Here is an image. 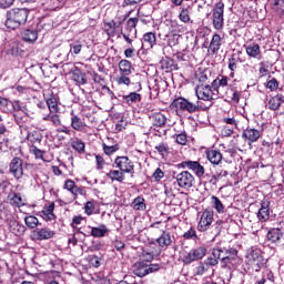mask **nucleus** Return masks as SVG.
Returning a JSON list of instances; mask_svg holds the SVG:
<instances>
[{
  "label": "nucleus",
  "instance_id": "nucleus-25",
  "mask_svg": "<svg viewBox=\"0 0 284 284\" xmlns=\"http://www.w3.org/2000/svg\"><path fill=\"white\" fill-rule=\"evenodd\" d=\"M22 39L27 41V43H34V41L39 39V31H37V29H26L22 32Z\"/></svg>",
  "mask_w": 284,
  "mask_h": 284
},
{
  "label": "nucleus",
  "instance_id": "nucleus-6",
  "mask_svg": "<svg viewBox=\"0 0 284 284\" xmlns=\"http://www.w3.org/2000/svg\"><path fill=\"white\" fill-rule=\"evenodd\" d=\"M224 270H234L239 265V251L236 248L225 250V255L221 260Z\"/></svg>",
  "mask_w": 284,
  "mask_h": 284
},
{
  "label": "nucleus",
  "instance_id": "nucleus-23",
  "mask_svg": "<svg viewBox=\"0 0 284 284\" xmlns=\"http://www.w3.org/2000/svg\"><path fill=\"white\" fill-rule=\"evenodd\" d=\"M221 36L219 33L213 34L209 45L210 54H217L219 50H221Z\"/></svg>",
  "mask_w": 284,
  "mask_h": 284
},
{
  "label": "nucleus",
  "instance_id": "nucleus-54",
  "mask_svg": "<svg viewBox=\"0 0 284 284\" xmlns=\"http://www.w3.org/2000/svg\"><path fill=\"white\" fill-rule=\"evenodd\" d=\"M123 22L119 21V22H114V20L110 21V22H106L105 26H106V31L108 32H114V30H119V28H121Z\"/></svg>",
  "mask_w": 284,
  "mask_h": 284
},
{
  "label": "nucleus",
  "instance_id": "nucleus-52",
  "mask_svg": "<svg viewBox=\"0 0 284 284\" xmlns=\"http://www.w3.org/2000/svg\"><path fill=\"white\" fill-rule=\"evenodd\" d=\"M81 50H83V44L80 41L72 42L70 44V53L71 54H81Z\"/></svg>",
  "mask_w": 284,
  "mask_h": 284
},
{
  "label": "nucleus",
  "instance_id": "nucleus-13",
  "mask_svg": "<svg viewBox=\"0 0 284 284\" xmlns=\"http://www.w3.org/2000/svg\"><path fill=\"white\" fill-rule=\"evenodd\" d=\"M283 103H284V95L283 94L271 95L268 99H266V108L268 110H272L273 112H276L277 110H281V105Z\"/></svg>",
  "mask_w": 284,
  "mask_h": 284
},
{
  "label": "nucleus",
  "instance_id": "nucleus-40",
  "mask_svg": "<svg viewBox=\"0 0 284 284\" xmlns=\"http://www.w3.org/2000/svg\"><path fill=\"white\" fill-rule=\"evenodd\" d=\"M9 227L10 232H12V234H14L16 236H21V234L26 232V226L19 224V222L17 221L11 222Z\"/></svg>",
  "mask_w": 284,
  "mask_h": 284
},
{
  "label": "nucleus",
  "instance_id": "nucleus-10",
  "mask_svg": "<svg viewBox=\"0 0 284 284\" xmlns=\"http://www.w3.org/2000/svg\"><path fill=\"white\" fill-rule=\"evenodd\" d=\"M195 94L200 101H213L214 91L210 84H201L195 87Z\"/></svg>",
  "mask_w": 284,
  "mask_h": 284
},
{
  "label": "nucleus",
  "instance_id": "nucleus-15",
  "mask_svg": "<svg viewBox=\"0 0 284 284\" xmlns=\"http://www.w3.org/2000/svg\"><path fill=\"white\" fill-rule=\"evenodd\" d=\"M242 136L245 139V141H248V143H256L261 136H263V130H256L253 128H246Z\"/></svg>",
  "mask_w": 284,
  "mask_h": 284
},
{
  "label": "nucleus",
  "instance_id": "nucleus-12",
  "mask_svg": "<svg viewBox=\"0 0 284 284\" xmlns=\"http://www.w3.org/2000/svg\"><path fill=\"white\" fill-rule=\"evenodd\" d=\"M10 172L14 176V179L23 178V160L20 158H14L10 162Z\"/></svg>",
  "mask_w": 284,
  "mask_h": 284
},
{
  "label": "nucleus",
  "instance_id": "nucleus-59",
  "mask_svg": "<svg viewBox=\"0 0 284 284\" xmlns=\"http://www.w3.org/2000/svg\"><path fill=\"white\" fill-rule=\"evenodd\" d=\"M155 150L163 156L164 154H168L170 148L165 143H160L155 146Z\"/></svg>",
  "mask_w": 284,
  "mask_h": 284
},
{
  "label": "nucleus",
  "instance_id": "nucleus-39",
  "mask_svg": "<svg viewBox=\"0 0 284 284\" xmlns=\"http://www.w3.org/2000/svg\"><path fill=\"white\" fill-rule=\"evenodd\" d=\"M42 121H50L54 128H59V125H61V115L57 113H48L42 116Z\"/></svg>",
  "mask_w": 284,
  "mask_h": 284
},
{
  "label": "nucleus",
  "instance_id": "nucleus-16",
  "mask_svg": "<svg viewBox=\"0 0 284 284\" xmlns=\"http://www.w3.org/2000/svg\"><path fill=\"white\" fill-rule=\"evenodd\" d=\"M245 52L250 59H256L257 61H261L263 59V53L261 52V45L258 43L253 42L245 47Z\"/></svg>",
  "mask_w": 284,
  "mask_h": 284
},
{
  "label": "nucleus",
  "instance_id": "nucleus-19",
  "mask_svg": "<svg viewBox=\"0 0 284 284\" xmlns=\"http://www.w3.org/2000/svg\"><path fill=\"white\" fill-rule=\"evenodd\" d=\"M211 88L216 94H219L221 88H230L227 75H217L216 79L212 81Z\"/></svg>",
  "mask_w": 284,
  "mask_h": 284
},
{
  "label": "nucleus",
  "instance_id": "nucleus-8",
  "mask_svg": "<svg viewBox=\"0 0 284 284\" xmlns=\"http://www.w3.org/2000/svg\"><path fill=\"white\" fill-rule=\"evenodd\" d=\"M214 223V211L206 209L200 215V221L197 223V232H207Z\"/></svg>",
  "mask_w": 284,
  "mask_h": 284
},
{
  "label": "nucleus",
  "instance_id": "nucleus-49",
  "mask_svg": "<svg viewBox=\"0 0 284 284\" xmlns=\"http://www.w3.org/2000/svg\"><path fill=\"white\" fill-rule=\"evenodd\" d=\"M77 183L74 180H67L64 181L63 190H67V192H70V194H73L77 192Z\"/></svg>",
  "mask_w": 284,
  "mask_h": 284
},
{
  "label": "nucleus",
  "instance_id": "nucleus-29",
  "mask_svg": "<svg viewBox=\"0 0 284 284\" xmlns=\"http://www.w3.org/2000/svg\"><path fill=\"white\" fill-rule=\"evenodd\" d=\"M266 236L271 243H280L281 239H283V231L281 229H272Z\"/></svg>",
  "mask_w": 284,
  "mask_h": 284
},
{
  "label": "nucleus",
  "instance_id": "nucleus-26",
  "mask_svg": "<svg viewBox=\"0 0 284 284\" xmlns=\"http://www.w3.org/2000/svg\"><path fill=\"white\" fill-rule=\"evenodd\" d=\"M108 232H110V230L108 229V226H105V224H100L97 227H91V236H93L94 239H103V236H105Z\"/></svg>",
  "mask_w": 284,
  "mask_h": 284
},
{
  "label": "nucleus",
  "instance_id": "nucleus-24",
  "mask_svg": "<svg viewBox=\"0 0 284 284\" xmlns=\"http://www.w3.org/2000/svg\"><path fill=\"white\" fill-rule=\"evenodd\" d=\"M206 158H207V161L212 163V165H219L221 161H223V154L220 153V151L217 150L206 151Z\"/></svg>",
  "mask_w": 284,
  "mask_h": 284
},
{
  "label": "nucleus",
  "instance_id": "nucleus-63",
  "mask_svg": "<svg viewBox=\"0 0 284 284\" xmlns=\"http://www.w3.org/2000/svg\"><path fill=\"white\" fill-rule=\"evenodd\" d=\"M234 130H236L234 126H223L221 134L222 136H232L234 134Z\"/></svg>",
  "mask_w": 284,
  "mask_h": 284
},
{
  "label": "nucleus",
  "instance_id": "nucleus-50",
  "mask_svg": "<svg viewBox=\"0 0 284 284\" xmlns=\"http://www.w3.org/2000/svg\"><path fill=\"white\" fill-rule=\"evenodd\" d=\"M225 250L227 248H221V247L212 248V257L217 262L221 261L223 256H225Z\"/></svg>",
  "mask_w": 284,
  "mask_h": 284
},
{
  "label": "nucleus",
  "instance_id": "nucleus-34",
  "mask_svg": "<svg viewBox=\"0 0 284 284\" xmlns=\"http://www.w3.org/2000/svg\"><path fill=\"white\" fill-rule=\"evenodd\" d=\"M72 79L78 83V85H85L88 83V79L85 78V73H83L81 70L75 69L72 73Z\"/></svg>",
  "mask_w": 284,
  "mask_h": 284
},
{
  "label": "nucleus",
  "instance_id": "nucleus-37",
  "mask_svg": "<svg viewBox=\"0 0 284 284\" xmlns=\"http://www.w3.org/2000/svg\"><path fill=\"white\" fill-rule=\"evenodd\" d=\"M139 23V18H130L126 21V30L130 34L133 36V39H136V24Z\"/></svg>",
  "mask_w": 284,
  "mask_h": 284
},
{
  "label": "nucleus",
  "instance_id": "nucleus-17",
  "mask_svg": "<svg viewBox=\"0 0 284 284\" xmlns=\"http://www.w3.org/2000/svg\"><path fill=\"white\" fill-rule=\"evenodd\" d=\"M256 216L260 223H266V221H270V201L264 200L261 202V207Z\"/></svg>",
  "mask_w": 284,
  "mask_h": 284
},
{
  "label": "nucleus",
  "instance_id": "nucleus-7",
  "mask_svg": "<svg viewBox=\"0 0 284 284\" xmlns=\"http://www.w3.org/2000/svg\"><path fill=\"white\" fill-rule=\"evenodd\" d=\"M114 165L124 174H131V176H134V162H132L130 158L125 155L116 156L114 160Z\"/></svg>",
  "mask_w": 284,
  "mask_h": 284
},
{
  "label": "nucleus",
  "instance_id": "nucleus-43",
  "mask_svg": "<svg viewBox=\"0 0 284 284\" xmlns=\"http://www.w3.org/2000/svg\"><path fill=\"white\" fill-rule=\"evenodd\" d=\"M131 207H133V210H138V211L145 210V207H146L145 199L143 196L135 197L133 200V202L131 203Z\"/></svg>",
  "mask_w": 284,
  "mask_h": 284
},
{
  "label": "nucleus",
  "instance_id": "nucleus-4",
  "mask_svg": "<svg viewBox=\"0 0 284 284\" xmlns=\"http://www.w3.org/2000/svg\"><path fill=\"white\" fill-rule=\"evenodd\" d=\"M225 3L217 2L212 10V26L214 30L221 31L225 28Z\"/></svg>",
  "mask_w": 284,
  "mask_h": 284
},
{
  "label": "nucleus",
  "instance_id": "nucleus-21",
  "mask_svg": "<svg viewBox=\"0 0 284 284\" xmlns=\"http://www.w3.org/2000/svg\"><path fill=\"white\" fill-rule=\"evenodd\" d=\"M225 97H226V99L232 101V103H239L241 101V92L233 84L229 85V88L225 92Z\"/></svg>",
  "mask_w": 284,
  "mask_h": 284
},
{
  "label": "nucleus",
  "instance_id": "nucleus-46",
  "mask_svg": "<svg viewBox=\"0 0 284 284\" xmlns=\"http://www.w3.org/2000/svg\"><path fill=\"white\" fill-rule=\"evenodd\" d=\"M102 150H103L104 154H106V156H112V154H114V152H119L120 146H119V144L108 145L105 143H102Z\"/></svg>",
  "mask_w": 284,
  "mask_h": 284
},
{
  "label": "nucleus",
  "instance_id": "nucleus-58",
  "mask_svg": "<svg viewBox=\"0 0 284 284\" xmlns=\"http://www.w3.org/2000/svg\"><path fill=\"white\" fill-rule=\"evenodd\" d=\"M175 141L179 143V145H186L187 144V134L186 133H180L175 135Z\"/></svg>",
  "mask_w": 284,
  "mask_h": 284
},
{
  "label": "nucleus",
  "instance_id": "nucleus-1",
  "mask_svg": "<svg viewBox=\"0 0 284 284\" xmlns=\"http://www.w3.org/2000/svg\"><path fill=\"white\" fill-rule=\"evenodd\" d=\"M28 14L30 11L28 9H11L7 12L6 28L9 30H17L28 21Z\"/></svg>",
  "mask_w": 284,
  "mask_h": 284
},
{
  "label": "nucleus",
  "instance_id": "nucleus-38",
  "mask_svg": "<svg viewBox=\"0 0 284 284\" xmlns=\"http://www.w3.org/2000/svg\"><path fill=\"white\" fill-rule=\"evenodd\" d=\"M9 201L14 207H21L26 205V203L23 202V197H21V193L9 194Z\"/></svg>",
  "mask_w": 284,
  "mask_h": 284
},
{
  "label": "nucleus",
  "instance_id": "nucleus-9",
  "mask_svg": "<svg viewBox=\"0 0 284 284\" xmlns=\"http://www.w3.org/2000/svg\"><path fill=\"white\" fill-rule=\"evenodd\" d=\"M179 187L182 190H190L194 185V175L189 171H182L174 176Z\"/></svg>",
  "mask_w": 284,
  "mask_h": 284
},
{
  "label": "nucleus",
  "instance_id": "nucleus-20",
  "mask_svg": "<svg viewBox=\"0 0 284 284\" xmlns=\"http://www.w3.org/2000/svg\"><path fill=\"white\" fill-rule=\"evenodd\" d=\"M155 241L159 247H161L162 250H168V247L172 245V235H170V232L163 231L161 236L158 237Z\"/></svg>",
  "mask_w": 284,
  "mask_h": 284
},
{
  "label": "nucleus",
  "instance_id": "nucleus-30",
  "mask_svg": "<svg viewBox=\"0 0 284 284\" xmlns=\"http://www.w3.org/2000/svg\"><path fill=\"white\" fill-rule=\"evenodd\" d=\"M42 219H44V221H54L57 219L54 215V202L42 210Z\"/></svg>",
  "mask_w": 284,
  "mask_h": 284
},
{
  "label": "nucleus",
  "instance_id": "nucleus-5",
  "mask_svg": "<svg viewBox=\"0 0 284 284\" xmlns=\"http://www.w3.org/2000/svg\"><path fill=\"white\" fill-rule=\"evenodd\" d=\"M205 254H207V248H205V246H199L184 253L182 262L184 265H190L191 263H194V261H202V258H205Z\"/></svg>",
  "mask_w": 284,
  "mask_h": 284
},
{
  "label": "nucleus",
  "instance_id": "nucleus-64",
  "mask_svg": "<svg viewBox=\"0 0 284 284\" xmlns=\"http://www.w3.org/2000/svg\"><path fill=\"white\" fill-rule=\"evenodd\" d=\"M204 263L206 264V266L210 267H216V265H219V261L215 260V257L213 256H209L205 258Z\"/></svg>",
  "mask_w": 284,
  "mask_h": 284
},
{
  "label": "nucleus",
  "instance_id": "nucleus-55",
  "mask_svg": "<svg viewBox=\"0 0 284 284\" xmlns=\"http://www.w3.org/2000/svg\"><path fill=\"white\" fill-rule=\"evenodd\" d=\"M210 268L205 262L201 263L196 268H195V274L197 276H203L206 272H209Z\"/></svg>",
  "mask_w": 284,
  "mask_h": 284
},
{
  "label": "nucleus",
  "instance_id": "nucleus-42",
  "mask_svg": "<svg viewBox=\"0 0 284 284\" xmlns=\"http://www.w3.org/2000/svg\"><path fill=\"white\" fill-rule=\"evenodd\" d=\"M211 201L214 210H216L219 214H224L225 205H223V202H221V200L216 195H213L211 197Z\"/></svg>",
  "mask_w": 284,
  "mask_h": 284
},
{
  "label": "nucleus",
  "instance_id": "nucleus-14",
  "mask_svg": "<svg viewBox=\"0 0 284 284\" xmlns=\"http://www.w3.org/2000/svg\"><path fill=\"white\" fill-rule=\"evenodd\" d=\"M54 231L49 227L37 229L32 232V236L36 241H49V239H54Z\"/></svg>",
  "mask_w": 284,
  "mask_h": 284
},
{
  "label": "nucleus",
  "instance_id": "nucleus-61",
  "mask_svg": "<svg viewBox=\"0 0 284 284\" xmlns=\"http://www.w3.org/2000/svg\"><path fill=\"white\" fill-rule=\"evenodd\" d=\"M11 105L16 112H26V108L21 105V101L19 100L11 101Z\"/></svg>",
  "mask_w": 284,
  "mask_h": 284
},
{
  "label": "nucleus",
  "instance_id": "nucleus-28",
  "mask_svg": "<svg viewBox=\"0 0 284 284\" xmlns=\"http://www.w3.org/2000/svg\"><path fill=\"white\" fill-rule=\"evenodd\" d=\"M106 178L111 181L123 183V181H125V173L121 170H111L109 173H106Z\"/></svg>",
  "mask_w": 284,
  "mask_h": 284
},
{
  "label": "nucleus",
  "instance_id": "nucleus-2",
  "mask_svg": "<svg viewBox=\"0 0 284 284\" xmlns=\"http://www.w3.org/2000/svg\"><path fill=\"white\" fill-rule=\"evenodd\" d=\"M171 106L178 114L183 112L194 114V112H201V110H205V106H203L201 102L192 103L185 98L174 99L171 103Z\"/></svg>",
  "mask_w": 284,
  "mask_h": 284
},
{
  "label": "nucleus",
  "instance_id": "nucleus-36",
  "mask_svg": "<svg viewBox=\"0 0 284 284\" xmlns=\"http://www.w3.org/2000/svg\"><path fill=\"white\" fill-rule=\"evenodd\" d=\"M42 139H43V135H41V133L38 130L31 131L27 135V141L32 145L37 143H41Z\"/></svg>",
  "mask_w": 284,
  "mask_h": 284
},
{
  "label": "nucleus",
  "instance_id": "nucleus-27",
  "mask_svg": "<svg viewBox=\"0 0 284 284\" xmlns=\"http://www.w3.org/2000/svg\"><path fill=\"white\" fill-rule=\"evenodd\" d=\"M122 101L123 103H126V105H135V103H141V94L131 92L128 95H123Z\"/></svg>",
  "mask_w": 284,
  "mask_h": 284
},
{
  "label": "nucleus",
  "instance_id": "nucleus-32",
  "mask_svg": "<svg viewBox=\"0 0 284 284\" xmlns=\"http://www.w3.org/2000/svg\"><path fill=\"white\" fill-rule=\"evenodd\" d=\"M142 45H146V48H154L156 45V34L154 32H148L143 36Z\"/></svg>",
  "mask_w": 284,
  "mask_h": 284
},
{
  "label": "nucleus",
  "instance_id": "nucleus-31",
  "mask_svg": "<svg viewBox=\"0 0 284 284\" xmlns=\"http://www.w3.org/2000/svg\"><path fill=\"white\" fill-rule=\"evenodd\" d=\"M133 274H135V276H139L140 278H143V276H148V264L143 262L135 264Z\"/></svg>",
  "mask_w": 284,
  "mask_h": 284
},
{
  "label": "nucleus",
  "instance_id": "nucleus-47",
  "mask_svg": "<svg viewBox=\"0 0 284 284\" xmlns=\"http://www.w3.org/2000/svg\"><path fill=\"white\" fill-rule=\"evenodd\" d=\"M165 37H168V45H170V48L178 45L179 39H181V34L179 33H168Z\"/></svg>",
  "mask_w": 284,
  "mask_h": 284
},
{
  "label": "nucleus",
  "instance_id": "nucleus-56",
  "mask_svg": "<svg viewBox=\"0 0 284 284\" xmlns=\"http://www.w3.org/2000/svg\"><path fill=\"white\" fill-rule=\"evenodd\" d=\"M94 202L92 201H89L84 204V213L88 215V216H92V214H94Z\"/></svg>",
  "mask_w": 284,
  "mask_h": 284
},
{
  "label": "nucleus",
  "instance_id": "nucleus-41",
  "mask_svg": "<svg viewBox=\"0 0 284 284\" xmlns=\"http://www.w3.org/2000/svg\"><path fill=\"white\" fill-rule=\"evenodd\" d=\"M47 105L51 114H57L59 112V100L55 97L47 99Z\"/></svg>",
  "mask_w": 284,
  "mask_h": 284
},
{
  "label": "nucleus",
  "instance_id": "nucleus-35",
  "mask_svg": "<svg viewBox=\"0 0 284 284\" xmlns=\"http://www.w3.org/2000/svg\"><path fill=\"white\" fill-rule=\"evenodd\" d=\"M71 148L78 152V154H85V142L79 138H75L71 142Z\"/></svg>",
  "mask_w": 284,
  "mask_h": 284
},
{
  "label": "nucleus",
  "instance_id": "nucleus-3",
  "mask_svg": "<svg viewBox=\"0 0 284 284\" xmlns=\"http://www.w3.org/2000/svg\"><path fill=\"white\" fill-rule=\"evenodd\" d=\"M246 258L254 272H261L265 265H267V260L263 257V252L258 247H251L246 252Z\"/></svg>",
  "mask_w": 284,
  "mask_h": 284
},
{
  "label": "nucleus",
  "instance_id": "nucleus-45",
  "mask_svg": "<svg viewBox=\"0 0 284 284\" xmlns=\"http://www.w3.org/2000/svg\"><path fill=\"white\" fill-rule=\"evenodd\" d=\"M24 223L30 230H34L39 225V219L34 215H28L24 217Z\"/></svg>",
  "mask_w": 284,
  "mask_h": 284
},
{
  "label": "nucleus",
  "instance_id": "nucleus-22",
  "mask_svg": "<svg viewBox=\"0 0 284 284\" xmlns=\"http://www.w3.org/2000/svg\"><path fill=\"white\" fill-rule=\"evenodd\" d=\"M164 26L168 28L169 34H181L183 32V26L175 20H166Z\"/></svg>",
  "mask_w": 284,
  "mask_h": 284
},
{
  "label": "nucleus",
  "instance_id": "nucleus-33",
  "mask_svg": "<svg viewBox=\"0 0 284 284\" xmlns=\"http://www.w3.org/2000/svg\"><path fill=\"white\" fill-rule=\"evenodd\" d=\"M120 74L131 75L132 74V62L129 60H121L119 62Z\"/></svg>",
  "mask_w": 284,
  "mask_h": 284
},
{
  "label": "nucleus",
  "instance_id": "nucleus-53",
  "mask_svg": "<svg viewBox=\"0 0 284 284\" xmlns=\"http://www.w3.org/2000/svg\"><path fill=\"white\" fill-rule=\"evenodd\" d=\"M223 221H217L216 224H214L212 226V234H213V239L212 241L216 240V236H219L221 234V230H223Z\"/></svg>",
  "mask_w": 284,
  "mask_h": 284
},
{
  "label": "nucleus",
  "instance_id": "nucleus-62",
  "mask_svg": "<svg viewBox=\"0 0 284 284\" xmlns=\"http://www.w3.org/2000/svg\"><path fill=\"white\" fill-rule=\"evenodd\" d=\"M222 123H226V125H231V128H239V121L234 118H223Z\"/></svg>",
  "mask_w": 284,
  "mask_h": 284
},
{
  "label": "nucleus",
  "instance_id": "nucleus-11",
  "mask_svg": "<svg viewBox=\"0 0 284 284\" xmlns=\"http://www.w3.org/2000/svg\"><path fill=\"white\" fill-rule=\"evenodd\" d=\"M180 165L181 168H187V170L194 172L197 179H202V176L205 174V168L201 165L199 161H184Z\"/></svg>",
  "mask_w": 284,
  "mask_h": 284
},
{
  "label": "nucleus",
  "instance_id": "nucleus-48",
  "mask_svg": "<svg viewBox=\"0 0 284 284\" xmlns=\"http://www.w3.org/2000/svg\"><path fill=\"white\" fill-rule=\"evenodd\" d=\"M183 239H185L186 241H197L199 240V235L196 234V230L194 229V226H191L190 230L184 232Z\"/></svg>",
  "mask_w": 284,
  "mask_h": 284
},
{
  "label": "nucleus",
  "instance_id": "nucleus-44",
  "mask_svg": "<svg viewBox=\"0 0 284 284\" xmlns=\"http://www.w3.org/2000/svg\"><path fill=\"white\" fill-rule=\"evenodd\" d=\"M153 119V125H156V128H163L165 125V115L163 113H155L152 115Z\"/></svg>",
  "mask_w": 284,
  "mask_h": 284
},
{
  "label": "nucleus",
  "instance_id": "nucleus-51",
  "mask_svg": "<svg viewBox=\"0 0 284 284\" xmlns=\"http://www.w3.org/2000/svg\"><path fill=\"white\" fill-rule=\"evenodd\" d=\"M179 19H180V21H182V23H190V21H191L190 9H187V8L181 9Z\"/></svg>",
  "mask_w": 284,
  "mask_h": 284
},
{
  "label": "nucleus",
  "instance_id": "nucleus-60",
  "mask_svg": "<svg viewBox=\"0 0 284 284\" xmlns=\"http://www.w3.org/2000/svg\"><path fill=\"white\" fill-rule=\"evenodd\" d=\"M266 88H268V90H271V92L278 90V81L276 80V78L271 79L267 82Z\"/></svg>",
  "mask_w": 284,
  "mask_h": 284
},
{
  "label": "nucleus",
  "instance_id": "nucleus-57",
  "mask_svg": "<svg viewBox=\"0 0 284 284\" xmlns=\"http://www.w3.org/2000/svg\"><path fill=\"white\" fill-rule=\"evenodd\" d=\"M130 75H125V74H120L119 78H116V83L119 85H130L131 81H130Z\"/></svg>",
  "mask_w": 284,
  "mask_h": 284
},
{
  "label": "nucleus",
  "instance_id": "nucleus-18",
  "mask_svg": "<svg viewBox=\"0 0 284 284\" xmlns=\"http://www.w3.org/2000/svg\"><path fill=\"white\" fill-rule=\"evenodd\" d=\"M71 128L75 130V132H85L88 124H85L74 111H71Z\"/></svg>",
  "mask_w": 284,
  "mask_h": 284
}]
</instances>
